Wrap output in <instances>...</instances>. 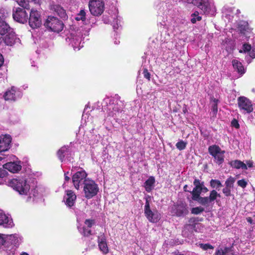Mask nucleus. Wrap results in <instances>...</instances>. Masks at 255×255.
Segmentation results:
<instances>
[{"instance_id":"nucleus-4","label":"nucleus","mask_w":255,"mask_h":255,"mask_svg":"<svg viewBox=\"0 0 255 255\" xmlns=\"http://www.w3.org/2000/svg\"><path fill=\"white\" fill-rule=\"evenodd\" d=\"M88 31H85L84 33L82 32V30L79 29L77 31L71 33L70 37H68L70 43L73 46L74 49L76 50H79L80 49V44L82 41V37L84 35H88ZM83 45L81 46L82 47Z\"/></svg>"},{"instance_id":"nucleus-20","label":"nucleus","mask_w":255,"mask_h":255,"mask_svg":"<svg viewBox=\"0 0 255 255\" xmlns=\"http://www.w3.org/2000/svg\"><path fill=\"white\" fill-rule=\"evenodd\" d=\"M64 199L65 200L66 205L71 207L75 204L76 199V195L72 190H67L64 196Z\"/></svg>"},{"instance_id":"nucleus-27","label":"nucleus","mask_w":255,"mask_h":255,"mask_svg":"<svg viewBox=\"0 0 255 255\" xmlns=\"http://www.w3.org/2000/svg\"><path fill=\"white\" fill-rule=\"evenodd\" d=\"M53 9L61 18H66L67 17L65 10L60 5H53Z\"/></svg>"},{"instance_id":"nucleus-10","label":"nucleus","mask_w":255,"mask_h":255,"mask_svg":"<svg viewBox=\"0 0 255 255\" xmlns=\"http://www.w3.org/2000/svg\"><path fill=\"white\" fill-rule=\"evenodd\" d=\"M13 18L14 20L21 23H24L28 19V14L24 9L18 7L13 10Z\"/></svg>"},{"instance_id":"nucleus-12","label":"nucleus","mask_w":255,"mask_h":255,"mask_svg":"<svg viewBox=\"0 0 255 255\" xmlns=\"http://www.w3.org/2000/svg\"><path fill=\"white\" fill-rule=\"evenodd\" d=\"M21 96V92L16 87H12L5 93L4 98L6 101H14Z\"/></svg>"},{"instance_id":"nucleus-36","label":"nucleus","mask_w":255,"mask_h":255,"mask_svg":"<svg viewBox=\"0 0 255 255\" xmlns=\"http://www.w3.org/2000/svg\"><path fill=\"white\" fill-rule=\"evenodd\" d=\"M199 247L204 251L214 249V247L209 244H199Z\"/></svg>"},{"instance_id":"nucleus-52","label":"nucleus","mask_w":255,"mask_h":255,"mask_svg":"<svg viewBox=\"0 0 255 255\" xmlns=\"http://www.w3.org/2000/svg\"><path fill=\"white\" fill-rule=\"evenodd\" d=\"M214 104L213 105V112L216 113L217 112L218 108H217V100H214Z\"/></svg>"},{"instance_id":"nucleus-16","label":"nucleus","mask_w":255,"mask_h":255,"mask_svg":"<svg viewBox=\"0 0 255 255\" xmlns=\"http://www.w3.org/2000/svg\"><path fill=\"white\" fill-rule=\"evenodd\" d=\"M11 141V138L9 135L0 136V152L7 150Z\"/></svg>"},{"instance_id":"nucleus-57","label":"nucleus","mask_w":255,"mask_h":255,"mask_svg":"<svg viewBox=\"0 0 255 255\" xmlns=\"http://www.w3.org/2000/svg\"><path fill=\"white\" fill-rule=\"evenodd\" d=\"M201 189H202V191H203L204 192H207L208 191V189L206 187L204 186V184L201 186Z\"/></svg>"},{"instance_id":"nucleus-9","label":"nucleus","mask_w":255,"mask_h":255,"mask_svg":"<svg viewBox=\"0 0 255 255\" xmlns=\"http://www.w3.org/2000/svg\"><path fill=\"white\" fill-rule=\"evenodd\" d=\"M238 104L240 110L244 113H250L253 111L252 102L245 97H239Z\"/></svg>"},{"instance_id":"nucleus-14","label":"nucleus","mask_w":255,"mask_h":255,"mask_svg":"<svg viewBox=\"0 0 255 255\" xmlns=\"http://www.w3.org/2000/svg\"><path fill=\"white\" fill-rule=\"evenodd\" d=\"M188 212L187 210V205L185 203L180 202L175 206L173 209L172 213L173 215H176L180 217L183 215H186Z\"/></svg>"},{"instance_id":"nucleus-48","label":"nucleus","mask_w":255,"mask_h":255,"mask_svg":"<svg viewBox=\"0 0 255 255\" xmlns=\"http://www.w3.org/2000/svg\"><path fill=\"white\" fill-rule=\"evenodd\" d=\"M243 49L244 52H249L251 49V46L247 44H244L243 46Z\"/></svg>"},{"instance_id":"nucleus-22","label":"nucleus","mask_w":255,"mask_h":255,"mask_svg":"<svg viewBox=\"0 0 255 255\" xmlns=\"http://www.w3.org/2000/svg\"><path fill=\"white\" fill-rule=\"evenodd\" d=\"M98 242L100 251L104 254H107L109 252V249L106 238L104 235H102L98 237Z\"/></svg>"},{"instance_id":"nucleus-64","label":"nucleus","mask_w":255,"mask_h":255,"mask_svg":"<svg viewBox=\"0 0 255 255\" xmlns=\"http://www.w3.org/2000/svg\"><path fill=\"white\" fill-rule=\"evenodd\" d=\"M183 112H184V113H185L187 112V109H186V108H184V109H183Z\"/></svg>"},{"instance_id":"nucleus-15","label":"nucleus","mask_w":255,"mask_h":255,"mask_svg":"<svg viewBox=\"0 0 255 255\" xmlns=\"http://www.w3.org/2000/svg\"><path fill=\"white\" fill-rule=\"evenodd\" d=\"M4 37V43L8 46H12L14 44H19L20 43V39L12 32H9Z\"/></svg>"},{"instance_id":"nucleus-40","label":"nucleus","mask_w":255,"mask_h":255,"mask_svg":"<svg viewBox=\"0 0 255 255\" xmlns=\"http://www.w3.org/2000/svg\"><path fill=\"white\" fill-rule=\"evenodd\" d=\"M17 2L20 6L24 8L23 9L29 8V4L27 1L25 0H17Z\"/></svg>"},{"instance_id":"nucleus-55","label":"nucleus","mask_w":255,"mask_h":255,"mask_svg":"<svg viewBox=\"0 0 255 255\" xmlns=\"http://www.w3.org/2000/svg\"><path fill=\"white\" fill-rule=\"evenodd\" d=\"M249 57H252V58H255V51L253 50L249 53Z\"/></svg>"},{"instance_id":"nucleus-38","label":"nucleus","mask_w":255,"mask_h":255,"mask_svg":"<svg viewBox=\"0 0 255 255\" xmlns=\"http://www.w3.org/2000/svg\"><path fill=\"white\" fill-rule=\"evenodd\" d=\"M211 186L213 188H218L221 187L222 184L219 180L212 179L210 181Z\"/></svg>"},{"instance_id":"nucleus-42","label":"nucleus","mask_w":255,"mask_h":255,"mask_svg":"<svg viewBox=\"0 0 255 255\" xmlns=\"http://www.w3.org/2000/svg\"><path fill=\"white\" fill-rule=\"evenodd\" d=\"M8 15V13L4 9H0V20H3Z\"/></svg>"},{"instance_id":"nucleus-63","label":"nucleus","mask_w":255,"mask_h":255,"mask_svg":"<svg viewBox=\"0 0 255 255\" xmlns=\"http://www.w3.org/2000/svg\"><path fill=\"white\" fill-rule=\"evenodd\" d=\"M21 255H29L26 253H23L21 254Z\"/></svg>"},{"instance_id":"nucleus-33","label":"nucleus","mask_w":255,"mask_h":255,"mask_svg":"<svg viewBox=\"0 0 255 255\" xmlns=\"http://www.w3.org/2000/svg\"><path fill=\"white\" fill-rule=\"evenodd\" d=\"M194 200L197 201L199 203L203 205H207L210 203L208 197H202L199 196Z\"/></svg>"},{"instance_id":"nucleus-60","label":"nucleus","mask_w":255,"mask_h":255,"mask_svg":"<svg viewBox=\"0 0 255 255\" xmlns=\"http://www.w3.org/2000/svg\"><path fill=\"white\" fill-rule=\"evenodd\" d=\"M247 221L250 223V224H252L253 223V220L251 217H248L247 218Z\"/></svg>"},{"instance_id":"nucleus-13","label":"nucleus","mask_w":255,"mask_h":255,"mask_svg":"<svg viewBox=\"0 0 255 255\" xmlns=\"http://www.w3.org/2000/svg\"><path fill=\"white\" fill-rule=\"evenodd\" d=\"M0 225L5 228H11L13 223L11 217L6 215L4 212L0 209Z\"/></svg>"},{"instance_id":"nucleus-28","label":"nucleus","mask_w":255,"mask_h":255,"mask_svg":"<svg viewBox=\"0 0 255 255\" xmlns=\"http://www.w3.org/2000/svg\"><path fill=\"white\" fill-rule=\"evenodd\" d=\"M10 30L9 26L4 20H0V34L1 35H4Z\"/></svg>"},{"instance_id":"nucleus-34","label":"nucleus","mask_w":255,"mask_h":255,"mask_svg":"<svg viewBox=\"0 0 255 255\" xmlns=\"http://www.w3.org/2000/svg\"><path fill=\"white\" fill-rule=\"evenodd\" d=\"M217 197H220V195L216 190H213L211 191L208 199L211 203L216 200Z\"/></svg>"},{"instance_id":"nucleus-39","label":"nucleus","mask_w":255,"mask_h":255,"mask_svg":"<svg viewBox=\"0 0 255 255\" xmlns=\"http://www.w3.org/2000/svg\"><path fill=\"white\" fill-rule=\"evenodd\" d=\"M235 181V179L234 178L230 177L225 182L226 186L231 188H232Z\"/></svg>"},{"instance_id":"nucleus-41","label":"nucleus","mask_w":255,"mask_h":255,"mask_svg":"<svg viewBox=\"0 0 255 255\" xmlns=\"http://www.w3.org/2000/svg\"><path fill=\"white\" fill-rule=\"evenodd\" d=\"M186 143L185 142H184L183 141L181 140V141L178 142L176 144V146L178 149H179L180 150H181L185 149V148L186 147Z\"/></svg>"},{"instance_id":"nucleus-44","label":"nucleus","mask_w":255,"mask_h":255,"mask_svg":"<svg viewBox=\"0 0 255 255\" xmlns=\"http://www.w3.org/2000/svg\"><path fill=\"white\" fill-rule=\"evenodd\" d=\"M94 224V221L93 220L87 219L85 221V224L88 228H91Z\"/></svg>"},{"instance_id":"nucleus-19","label":"nucleus","mask_w":255,"mask_h":255,"mask_svg":"<svg viewBox=\"0 0 255 255\" xmlns=\"http://www.w3.org/2000/svg\"><path fill=\"white\" fill-rule=\"evenodd\" d=\"M5 244L8 243L17 246L21 241V237L17 234L5 235Z\"/></svg>"},{"instance_id":"nucleus-53","label":"nucleus","mask_w":255,"mask_h":255,"mask_svg":"<svg viewBox=\"0 0 255 255\" xmlns=\"http://www.w3.org/2000/svg\"><path fill=\"white\" fill-rule=\"evenodd\" d=\"M246 165H247V167L248 168V167H253V161H250V160H248V161H246Z\"/></svg>"},{"instance_id":"nucleus-50","label":"nucleus","mask_w":255,"mask_h":255,"mask_svg":"<svg viewBox=\"0 0 255 255\" xmlns=\"http://www.w3.org/2000/svg\"><path fill=\"white\" fill-rule=\"evenodd\" d=\"M7 174V172L4 169L0 168V178L5 177Z\"/></svg>"},{"instance_id":"nucleus-18","label":"nucleus","mask_w":255,"mask_h":255,"mask_svg":"<svg viewBox=\"0 0 255 255\" xmlns=\"http://www.w3.org/2000/svg\"><path fill=\"white\" fill-rule=\"evenodd\" d=\"M109 110L110 111L109 113L110 116L113 117H118L120 116V114L123 111L122 105L121 104L110 105Z\"/></svg>"},{"instance_id":"nucleus-5","label":"nucleus","mask_w":255,"mask_h":255,"mask_svg":"<svg viewBox=\"0 0 255 255\" xmlns=\"http://www.w3.org/2000/svg\"><path fill=\"white\" fill-rule=\"evenodd\" d=\"M144 211L146 218L151 223H157L161 218L160 214L158 211L151 210L149 203L147 200L145 202Z\"/></svg>"},{"instance_id":"nucleus-23","label":"nucleus","mask_w":255,"mask_h":255,"mask_svg":"<svg viewBox=\"0 0 255 255\" xmlns=\"http://www.w3.org/2000/svg\"><path fill=\"white\" fill-rule=\"evenodd\" d=\"M232 65L234 69L241 75H242L245 73V69L242 63L238 60H233L232 61Z\"/></svg>"},{"instance_id":"nucleus-54","label":"nucleus","mask_w":255,"mask_h":255,"mask_svg":"<svg viewBox=\"0 0 255 255\" xmlns=\"http://www.w3.org/2000/svg\"><path fill=\"white\" fill-rule=\"evenodd\" d=\"M232 125L236 128H239V125L236 120H234L232 122Z\"/></svg>"},{"instance_id":"nucleus-32","label":"nucleus","mask_w":255,"mask_h":255,"mask_svg":"<svg viewBox=\"0 0 255 255\" xmlns=\"http://www.w3.org/2000/svg\"><path fill=\"white\" fill-rule=\"evenodd\" d=\"M86 12L84 9H81L79 12L76 15L75 19L77 21L82 20L83 22L86 20Z\"/></svg>"},{"instance_id":"nucleus-35","label":"nucleus","mask_w":255,"mask_h":255,"mask_svg":"<svg viewBox=\"0 0 255 255\" xmlns=\"http://www.w3.org/2000/svg\"><path fill=\"white\" fill-rule=\"evenodd\" d=\"M201 19V16L199 15V12L198 11H195L191 15V21L192 23H195L197 21H200Z\"/></svg>"},{"instance_id":"nucleus-49","label":"nucleus","mask_w":255,"mask_h":255,"mask_svg":"<svg viewBox=\"0 0 255 255\" xmlns=\"http://www.w3.org/2000/svg\"><path fill=\"white\" fill-rule=\"evenodd\" d=\"M203 184V182H200L199 180L197 179H195L194 181L195 187H201Z\"/></svg>"},{"instance_id":"nucleus-31","label":"nucleus","mask_w":255,"mask_h":255,"mask_svg":"<svg viewBox=\"0 0 255 255\" xmlns=\"http://www.w3.org/2000/svg\"><path fill=\"white\" fill-rule=\"evenodd\" d=\"M202 192L201 187H195L192 192L193 200H196L198 196H200Z\"/></svg>"},{"instance_id":"nucleus-51","label":"nucleus","mask_w":255,"mask_h":255,"mask_svg":"<svg viewBox=\"0 0 255 255\" xmlns=\"http://www.w3.org/2000/svg\"><path fill=\"white\" fill-rule=\"evenodd\" d=\"M143 73L144 77L145 78H146L147 79H148V80H149L150 78V75L149 73L148 72L147 70H146V69L144 70Z\"/></svg>"},{"instance_id":"nucleus-17","label":"nucleus","mask_w":255,"mask_h":255,"mask_svg":"<svg viewBox=\"0 0 255 255\" xmlns=\"http://www.w3.org/2000/svg\"><path fill=\"white\" fill-rule=\"evenodd\" d=\"M3 167L10 172L16 173L21 170V165L20 164L19 161L9 162L4 164Z\"/></svg>"},{"instance_id":"nucleus-58","label":"nucleus","mask_w":255,"mask_h":255,"mask_svg":"<svg viewBox=\"0 0 255 255\" xmlns=\"http://www.w3.org/2000/svg\"><path fill=\"white\" fill-rule=\"evenodd\" d=\"M118 27H119V25H118V20H116V24L115 23L113 24V28L114 29H118Z\"/></svg>"},{"instance_id":"nucleus-6","label":"nucleus","mask_w":255,"mask_h":255,"mask_svg":"<svg viewBox=\"0 0 255 255\" xmlns=\"http://www.w3.org/2000/svg\"><path fill=\"white\" fill-rule=\"evenodd\" d=\"M89 7L92 14L98 16L104 11V3L102 0H90Z\"/></svg>"},{"instance_id":"nucleus-21","label":"nucleus","mask_w":255,"mask_h":255,"mask_svg":"<svg viewBox=\"0 0 255 255\" xmlns=\"http://www.w3.org/2000/svg\"><path fill=\"white\" fill-rule=\"evenodd\" d=\"M199 220H198L197 218L193 217L191 218L189 220V224L186 225L184 226V230L182 231V235L184 237H187V235H186V230L191 229L193 230L194 228L197 226L198 227L199 226H201V225L200 224H197V222Z\"/></svg>"},{"instance_id":"nucleus-37","label":"nucleus","mask_w":255,"mask_h":255,"mask_svg":"<svg viewBox=\"0 0 255 255\" xmlns=\"http://www.w3.org/2000/svg\"><path fill=\"white\" fill-rule=\"evenodd\" d=\"M204 210V209L202 207H194L191 209V213L193 214L198 215L203 212Z\"/></svg>"},{"instance_id":"nucleus-11","label":"nucleus","mask_w":255,"mask_h":255,"mask_svg":"<svg viewBox=\"0 0 255 255\" xmlns=\"http://www.w3.org/2000/svg\"><path fill=\"white\" fill-rule=\"evenodd\" d=\"M29 23L32 28L39 27L41 24L40 14L37 10H31L29 14Z\"/></svg>"},{"instance_id":"nucleus-3","label":"nucleus","mask_w":255,"mask_h":255,"mask_svg":"<svg viewBox=\"0 0 255 255\" xmlns=\"http://www.w3.org/2000/svg\"><path fill=\"white\" fill-rule=\"evenodd\" d=\"M45 26L51 31L59 33L64 27L63 22L57 18L50 16H48L44 22Z\"/></svg>"},{"instance_id":"nucleus-8","label":"nucleus","mask_w":255,"mask_h":255,"mask_svg":"<svg viewBox=\"0 0 255 255\" xmlns=\"http://www.w3.org/2000/svg\"><path fill=\"white\" fill-rule=\"evenodd\" d=\"M87 176V173L84 170L78 171L73 175L72 182L76 189H79L82 185H84L85 181L88 179L86 178Z\"/></svg>"},{"instance_id":"nucleus-29","label":"nucleus","mask_w":255,"mask_h":255,"mask_svg":"<svg viewBox=\"0 0 255 255\" xmlns=\"http://www.w3.org/2000/svg\"><path fill=\"white\" fill-rule=\"evenodd\" d=\"M231 165L233 167L237 169H247L246 164L240 160H236L232 161L231 162Z\"/></svg>"},{"instance_id":"nucleus-47","label":"nucleus","mask_w":255,"mask_h":255,"mask_svg":"<svg viewBox=\"0 0 255 255\" xmlns=\"http://www.w3.org/2000/svg\"><path fill=\"white\" fill-rule=\"evenodd\" d=\"M83 234L85 236H88L91 234V231L89 229H86L85 227H83Z\"/></svg>"},{"instance_id":"nucleus-56","label":"nucleus","mask_w":255,"mask_h":255,"mask_svg":"<svg viewBox=\"0 0 255 255\" xmlns=\"http://www.w3.org/2000/svg\"><path fill=\"white\" fill-rule=\"evenodd\" d=\"M4 62V59L2 55L0 53V67L2 65Z\"/></svg>"},{"instance_id":"nucleus-24","label":"nucleus","mask_w":255,"mask_h":255,"mask_svg":"<svg viewBox=\"0 0 255 255\" xmlns=\"http://www.w3.org/2000/svg\"><path fill=\"white\" fill-rule=\"evenodd\" d=\"M214 255H235L229 248H220L216 250Z\"/></svg>"},{"instance_id":"nucleus-2","label":"nucleus","mask_w":255,"mask_h":255,"mask_svg":"<svg viewBox=\"0 0 255 255\" xmlns=\"http://www.w3.org/2000/svg\"><path fill=\"white\" fill-rule=\"evenodd\" d=\"M83 191L85 198L91 199L97 194L98 185L94 180L88 178L83 185Z\"/></svg>"},{"instance_id":"nucleus-45","label":"nucleus","mask_w":255,"mask_h":255,"mask_svg":"<svg viewBox=\"0 0 255 255\" xmlns=\"http://www.w3.org/2000/svg\"><path fill=\"white\" fill-rule=\"evenodd\" d=\"M231 188L226 186V187L223 189V193L226 196H229L231 195Z\"/></svg>"},{"instance_id":"nucleus-43","label":"nucleus","mask_w":255,"mask_h":255,"mask_svg":"<svg viewBox=\"0 0 255 255\" xmlns=\"http://www.w3.org/2000/svg\"><path fill=\"white\" fill-rule=\"evenodd\" d=\"M237 183L239 186L244 188H245L247 185V182L244 179L239 180Z\"/></svg>"},{"instance_id":"nucleus-59","label":"nucleus","mask_w":255,"mask_h":255,"mask_svg":"<svg viewBox=\"0 0 255 255\" xmlns=\"http://www.w3.org/2000/svg\"><path fill=\"white\" fill-rule=\"evenodd\" d=\"M43 0H32L35 3L40 4Z\"/></svg>"},{"instance_id":"nucleus-61","label":"nucleus","mask_w":255,"mask_h":255,"mask_svg":"<svg viewBox=\"0 0 255 255\" xmlns=\"http://www.w3.org/2000/svg\"><path fill=\"white\" fill-rule=\"evenodd\" d=\"M69 179H70V178L68 176H67L66 173H65V181H68L69 180Z\"/></svg>"},{"instance_id":"nucleus-7","label":"nucleus","mask_w":255,"mask_h":255,"mask_svg":"<svg viewBox=\"0 0 255 255\" xmlns=\"http://www.w3.org/2000/svg\"><path fill=\"white\" fill-rule=\"evenodd\" d=\"M208 150L209 153L214 157L217 164H221L223 162L225 151L222 150L219 146L216 145L210 146Z\"/></svg>"},{"instance_id":"nucleus-62","label":"nucleus","mask_w":255,"mask_h":255,"mask_svg":"<svg viewBox=\"0 0 255 255\" xmlns=\"http://www.w3.org/2000/svg\"><path fill=\"white\" fill-rule=\"evenodd\" d=\"M188 186L187 185H185L184 186V190L185 191H189L188 190H187V188Z\"/></svg>"},{"instance_id":"nucleus-26","label":"nucleus","mask_w":255,"mask_h":255,"mask_svg":"<svg viewBox=\"0 0 255 255\" xmlns=\"http://www.w3.org/2000/svg\"><path fill=\"white\" fill-rule=\"evenodd\" d=\"M238 28L241 33L245 34L246 32H249L250 29L248 22L241 21L238 23Z\"/></svg>"},{"instance_id":"nucleus-30","label":"nucleus","mask_w":255,"mask_h":255,"mask_svg":"<svg viewBox=\"0 0 255 255\" xmlns=\"http://www.w3.org/2000/svg\"><path fill=\"white\" fill-rule=\"evenodd\" d=\"M68 146H64L62 147L57 152L58 158L61 161L63 160L64 157L66 155V153L68 152Z\"/></svg>"},{"instance_id":"nucleus-1","label":"nucleus","mask_w":255,"mask_h":255,"mask_svg":"<svg viewBox=\"0 0 255 255\" xmlns=\"http://www.w3.org/2000/svg\"><path fill=\"white\" fill-rule=\"evenodd\" d=\"M9 186L20 195L27 196L26 202H31L36 200L38 196L35 189H31L29 181L25 176H18L10 180Z\"/></svg>"},{"instance_id":"nucleus-25","label":"nucleus","mask_w":255,"mask_h":255,"mask_svg":"<svg viewBox=\"0 0 255 255\" xmlns=\"http://www.w3.org/2000/svg\"><path fill=\"white\" fill-rule=\"evenodd\" d=\"M154 183V178L152 176H150L144 183L145 190L148 192H150L153 189Z\"/></svg>"},{"instance_id":"nucleus-46","label":"nucleus","mask_w":255,"mask_h":255,"mask_svg":"<svg viewBox=\"0 0 255 255\" xmlns=\"http://www.w3.org/2000/svg\"><path fill=\"white\" fill-rule=\"evenodd\" d=\"M5 244V235L0 234V247Z\"/></svg>"}]
</instances>
